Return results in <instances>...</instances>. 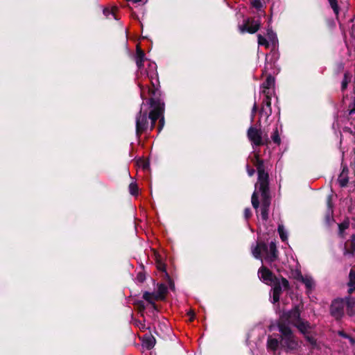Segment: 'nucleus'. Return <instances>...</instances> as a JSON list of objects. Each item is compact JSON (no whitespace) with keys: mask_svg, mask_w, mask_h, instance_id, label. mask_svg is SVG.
Masks as SVG:
<instances>
[{"mask_svg":"<svg viewBox=\"0 0 355 355\" xmlns=\"http://www.w3.org/2000/svg\"><path fill=\"white\" fill-rule=\"evenodd\" d=\"M247 168H248V173L250 176H252L253 175V174L254 173V170L252 169V168H249V166H247Z\"/></svg>","mask_w":355,"mask_h":355,"instance_id":"nucleus-43","label":"nucleus"},{"mask_svg":"<svg viewBox=\"0 0 355 355\" xmlns=\"http://www.w3.org/2000/svg\"><path fill=\"white\" fill-rule=\"evenodd\" d=\"M144 105V103H141V106ZM141 110H142V107H141Z\"/></svg>","mask_w":355,"mask_h":355,"instance_id":"nucleus-49","label":"nucleus"},{"mask_svg":"<svg viewBox=\"0 0 355 355\" xmlns=\"http://www.w3.org/2000/svg\"><path fill=\"white\" fill-rule=\"evenodd\" d=\"M155 293H149L148 291L144 292L143 295V298L148 302H149L155 310L157 309L156 305L155 304V300H159V298L155 297Z\"/></svg>","mask_w":355,"mask_h":355,"instance_id":"nucleus-15","label":"nucleus"},{"mask_svg":"<svg viewBox=\"0 0 355 355\" xmlns=\"http://www.w3.org/2000/svg\"><path fill=\"white\" fill-rule=\"evenodd\" d=\"M155 343V338L152 335H145L143 338L142 345L148 349L153 348Z\"/></svg>","mask_w":355,"mask_h":355,"instance_id":"nucleus-14","label":"nucleus"},{"mask_svg":"<svg viewBox=\"0 0 355 355\" xmlns=\"http://www.w3.org/2000/svg\"><path fill=\"white\" fill-rule=\"evenodd\" d=\"M188 314L190 315V320H193V318H194V316H195V314H194L193 311H190L188 313Z\"/></svg>","mask_w":355,"mask_h":355,"instance_id":"nucleus-44","label":"nucleus"},{"mask_svg":"<svg viewBox=\"0 0 355 355\" xmlns=\"http://www.w3.org/2000/svg\"><path fill=\"white\" fill-rule=\"evenodd\" d=\"M261 216L263 220L268 219V208L270 205V200L269 195L261 196Z\"/></svg>","mask_w":355,"mask_h":355,"instance_id":"nucleus-12","label":"nucleus"},{"mask_svg":"<svg viewBox=\"0 0 355 355\" xmlns=\"http://www.w3.org/2000/svg\"><path fill=\"white\" fill-rule=\"evenodd\" d=\"M103 14H104V15H105L107 18H109L110 17H111V16H112V17H113L115 19H116V17L115 14H114V11H113V10H111L107 9V8L104 9V10H103Z\"/></svg>","mask_w":355,"mask_h":355,"instance_id":"nucleus-34","label":"nucleus"},{"mask_svg":"<svg viewBox=\"0 0 355 355\" xmlns=\"http://www.w3.org/2000/svg\"><path fill=\"white\" fill-rule=\"evenodd\" d=\"M145 76L148 77L151 82L152 85L155 87L158 83V75L157 72V64L154 62L149 61L148 69L144 70Z\"/></svg>","mask_w":355,"mask_h":355,"instance_id":"nucleus-9","label":"nucleus"},{"mask_svg":"<svg viewBox=\"0 0 355 355\" xmlns=\"http://www.w3.org/2000/svg\"><path fill=\"white\" fill-rule=\"evenodd\" d=\"M258 276L261 281L268 285H272L271 290L272 300L271 302L275 304L279 300V296L282 289H286L288 287V282L285 278L277 279L272 272L263 265L258 270Z\"/></svg>","mask_w":355,"mask_h":355,"instance_id":"nucleus-2","label":"nucleus"},{"mask_svg":"<svg viewBox=\"0 0 355 355\" xmlns=\"http://www.w3.org/2000/svg\"><path fill=\"white\" fill-rule=\"evenodd\" d=\"M275 85V78L272 76H268L266 80V81L263 83L262 86L263 89L266 92H270V89L274 86Z\"/></svg>","mask_w":355,"mask_h":355,"instance_id":"nucleus-19","label":"nucleus"},{"mask_svg":"<svg viewBox=\"0 0 355 355\" xmlns=\"http://www.w3.org/2000/svg\"><path fill=\"white\" fill-rule=\"evenodd\" d=\"M262 92L265 94V98L263 101V106L261 107L262 114L265 113L266 115H271V92H266V90H263Z\"/></svg>","mask_w":355,"mask_h":355,"instance_id":"nucleus-13","label":"nucleus"},{"mask_svg":"<svg viewBox=\"0 0 355 355\" xmlns=\"http://www.w3.org/2000/svg\"><path fill=\"white\" fill-rule=\"evenodd\" d=\"M267 37L269 40V41L271 42V44L273 46H275L277 42V37L276 33L271 29V28H268L267 29Z\"/></svg>","mask_w":355,"mask_h":355,"instance_id":"nucleus-21","label":"nucleus"},{"mask_svg":"<svg viewBox=\"0 0 355 355\" xmlns=\"http://www.w3.org/2000/svg\"><path fill=\"white\" fill-rule=\"evenodd\" d=\"M138 164L144 171L148 170V168L150 167V163L148 161L140 159L139 161H138Z\"/></svg>","mask_w":355,"mask_h":355,"instance_id":"nucleus-33","label":"nucleus"},{"mask_svg":"<svg viewBox=\"0 0 355 355\" xmlns=\"http://www.w3.org/2000/svg\"><path fill=\"white\" fill-rule=\"evenodd\" d=\"M278 232L280 236V239L282 241H286L288 239V232L285 230L283 225H278Z\"/></svg>","mask_w":355,"mask_h":355,"instance_id":"nucleus-23","label":"nucleus"},{"mask_svg":"<svg viewBox=\"0 0 355 355\" xmlns=\"http://www.w3.org/2000/svg\"><path fill=\"white\" fill-rule=\"evenodd\" d=\"M271 138H272V139L274 143H275L277 144H280L281 139H280L279 133H278L277 128H276V129L274 130L273 134H272Z\"/></svg>","mask_w":355,"mask_h":355,"instance_id":"nucleus-29","label":"nucleus"},{"mask_svg":"<svg viewBox=\"0 0 355 355\" xmlns=\"http://www.w3.org/2000/svg\"><path fill=\"white\" fill-rule=\"evenodd\" d=\"M329 4H330L331 7L332 8L334 13L336 15H338L339 8H338V3H337V0H329Z\"/></svg>","mask_w":355,"mask_h":355,"instance_id":"nucleus-31","label":"nucleus"},{"mask_svg":"<svg viewBox=\"0 0 355 355\" xmlns=\"http://www.w3.org/2000/svg\"><path fill=\"white\" fill-rule=\"evenodd\" d=\"M352 31H355V25L352 26Z\"/></svg>","mask_w":355,"mask_h":355,"instance_id":"nucleus-47","label":"nucleus"},{"mask_svg":"<svg viewBox=\"0 0 355 355\" xmlns=\"http://www.w3.org/2000/svg\"><path fill=\"white\" fill-rule=\"evenodd\" d=\"M349 293H352L354 291H355V272L354 270H351L349 275Z\"/></svg>","mask_w":355,"mask_h":355,"instance_id":"nucleus-20","label":"nucleus"},{"mask_svg":"<svg viewBox=\"0 0 355 355\" xmlns=\"http://www.w3.org/2000/svg\"><path fill=\"white\" fill-rule=\"evenodd\" d=\"M130 193L132 196H135L138 193V187L135 182H132L129 185Z\"/></svg>","mask_w":355,"mask_h":355,"instance_id":"nucleus-30","label":"nucleus"},{"mask_svg":"<svg viewBox=\"0 0 355 355\" xmlns=\"http://www.w3.org/2000/svg\"><path fill=\"white\" fill-rule=\"evenodd\" d=\"M157 268L159 270H162V271H165V265L162 263V262H159L157 263Z\"/></svg>","mask_w":355,"mask_h":355,"instance_id":"nucleus-40","label":"nucleus"},{"mask_svg":"<svg viewBox=\"0 0 355 355\" xmlns=\"http://www.w3.org/2000/svg\"><path fill=\"white\" fill-rule=\"evenodd\" d=\"M279 345V341L277 338L269 336L267 340V347L268 349L275 351Z\"/></svg>","mask_w":355,"mask_h":355,"instance_id":"nucleus-16","label":"nucleus"},{"mask_svg":"<svg viewBox=\"0 0 355 355\" xmlns=\"http://www.w3.org/2000/svg\"><path fill=\"white\" fill-rule=\"evenodd\" d=\"M259 115H260V119H259V123H261V121L263 119H264L265 121H266L267 119H268V117L270 116V115H266L265 113L262 114V109H261V110H260Z\"/></svg>","mask_w":355,"mask_h":355,"instance_id":"nucleus-36","label":"nucleus"},{"mask_svg":"<svg viewBox=\"0 0 355 355\" xmlns=\"http://www.w3.org/2000/svg\"><path fill=\"white\" fill-rule=\"evenodd\" d=\"M251 251L253 257L261 261L263 263H268L270 266L275 267L273 263L277 260L278 252L277 250L276 244L271 242L269 245L264 242L259 241L256 245H252Z\"/></svg>","mask_w":355,"mask_h":355,"instance_id":"nucleus-4","label":"nucleus"},{"mask_svg":"<svg viewBox=\"0 0 355 355\" xmlns=\"http://www.w3.org/2000/svg\"><path fill=\"white\" fill-rule=\"evenodd\" d=\"M253 163L257 167L258 182L255 185V191L252 196V205L255 209H257L259 205L257 189L261 193V196L269 195L268 174L265 171L263 161L259 158L257 155H254Z\"/></svg>","mask_w":355,"mask_h":355,"instance_id":"nucleus-3","label":"nucleus"},{"mask_svg":"<svg viewBox=\"0 0 355 355\" xmlns=\"http://www.w3.org/2000/svg\"><path fill=\"white\" fill-rule=\"evenodd\" d=\"M141 98H143V94H142V92H141Z\"/></svg>","mask_w":355,"mask_h":355,"instance_id":"nucleus-48","label":"nucleus"},{"mask_svg":"<svg viewBox=\"0 0 355 355\" xmlns=\"http://www.w3.org/2000/svg\"><path fill=\"white\" fill-rule=\"evenodd\" d=\"M305 338L311 344H312V345L315 344V340L313 338L310 337L309 336H306Z\"/></svg>","mask_w":355,"mask_h":355,"instance_id":"nucleus-41","label":"nucleus"},{"mask_svg":"<svg viewBox=\"0 0 355 355\" xmlns=\"http://www.w3.org/2000/svg\"><path fill=\"white\" fill-rule=\"evenodd\" d=\"M258 44L260 46H265L266 47L269 46V42L261 35H258Z\"/></svg>","mask_w":355,"mask_h":355,"instance_id":"nucleus-28","label":"nucleus"},{"mask_svg":"<svg viewBox=\"0 0 355 355\" xmlns=\"http://www.w3.org/2000/svg\"><path fill=\"white\" fill-rule=\"evenodd\" d=\"M345 301L347 313L349 315H354L355 313V300L349 297L347 298Z\"/></svg>","mask_w":355,"mask_h":355,"instance_id":"nucleus-18","label":"nucleus"},{"mask_svg":"<svg viewBox=\"0 0 355 355\" xmlns=\"http://www.w3.org/2000/svg\"><path fill=\"white\" fill-rule=\"evenodd\" d=\"M278 328L281 333V345L285 351L290 352L298 349L300 344L291 329L284 324H279Z\"/></svg>","mask_w":355,"mask_h":355,"instance_id":"nucleus-6","label":"nucleus"},{"mask_svg":"<svg viewBox=\"0 0 355 355\" xmlns=\"http://www.w3.org/2000/svg\"><path fill=\"white\" fill-rule=\"evenodd\" d=\"M167 292V287L165 284H161L158 286L157 291L155 293L156 296L155 297L159 299H163L164 297V295Z\"/></svg>","mask_w":355,"mask_h":355,"instance_id":"nucleus-22","label":"nucleus"},{"mask_svg":"<svg viewBox=\"0 0 355 355\" xmlns=\"http://www.w3.org/2000/svg\"><path fill=\"white\" fill-rule=\"evenodd\" d=\"M295 278L305 285L308 294L315 288V282L311 276L308 275H303L301 272H297Z\"/></svg>","mask_w":355,"mask_h":355,"instance_id":"nucleus-11","label":"nucleus"},{"mask_svg":"<svg viewBox=\"0 0 355 355\" xmlns=\"http://www.w3.org/2000/svg\"><path fill=\"white\" fill-rule=\"evenodd\" d=\"M261 132L254 127H250L248 130V137L253 146H261L263 143Z\"/></svg>","mask_w":355,"mask_h":355,"instance_id":"nucleus-10","label":"nucleus"},{"mask_svg":"<svg viewBox=\"0 0 355 355\" xmlns=\"http://www.w3.org/2000/svg\"><path fill=\"white\" fill-rule=\"evenodd\" d=\"M281 322L279 324H292L297 327L304 336L309 332L311 325L307 321H304L300 317V311L298 306H295L289 311L284 313L281 316Z\"/></svg>","mask_w":355,"mask_h":355,"instance_id":"nucleus-5","label":"nucleus"},{"mask_svg":"<svg viewBox=\"0 0 355 355\" xmlns=\"http://www.w3.org/2000/svg\"><path fill=\"white\" fill-rule=\"evenodd\" d=\"M338 335L343 338H349V335H347V334H345L344 331H338Z\"/></svg>","mask_w":355,"mask_h":355,"instance_id":"nucleus-42","label":"nucleus"},{"mask_svg":"<svg viewBox=\"0 0 355 355\" xmlns=\"http://www.w3.org/2000/svg\"><path fill=\"white\" fill-rule=\"evenodd\" d=\"M261 23L259 20L248 18L244 21L242 25L239 26V29L242 33L245 32L249 33H254L259 29Z\"/></svg>","mask_w":355,"mask_h":355,"instance_id":"nucleus-7","label":"nucleus"},{"mask_svg":"<svg viewBox=\"0 0 355 355\" xmlns=\"http://www.w3.org/2000/svg\"><path fill=\"white\" fill-rule=\"evenodd\" d=\"M138 85L139 87H140L141 90L142 91L143 89V86L141 85V83L140 82H138Z\"/></svg>","mask_w":355,"mask_h":355,"instance_id":"nucleus-46","label":"nucleus"},{"mask_svg":"<svg viewBox=\"0 0 355 355\" xmlns=\"http://www.w3.org/2000/svg\"><path fill=\"white\" fill-rule=\"evenodd\" d=\"M136 64L138 69V72L137 74V78L138 80L140 79L141 77H142L144 75V71L143 69L144 67V62L141 61H136Z\"/></svg>","mask_w":355,"mask_h":355,"instance_id":"nucleus-24","label":"nucleus"},{"mask_svg":"<svg viewBox=\"0 0 355 355\" xmlns=\"http://www.w3.org/2000/svg\"><path fill=\"white\" fill-rule=\"evenodd\" d=\"M327 206H328L329 211L332 213V203H331V196H328Z\"/></svg>","mask_w":355,"mask_h":355,"instance_id":"nucleus-38","label":"nucleus"},{"mask_svg":"<svg viewBox=\"0 0 355 355\" xmlns=\"http://www.w3.org/2000/svg\"><path fill=\"white\" fill-rule=\"evenodd\" d=\"M345 301L343 299H336L331 305V314L336 320L340 319L344 315Z\"/></svg>","mask_w":355,"mask_h":355,"instance_id":"nucleus-8","label":"nucleus"},{"mask_svg":"<svg viewBox=\"0 0 355 355\" xmlns=\"http://www.w3.org/2000/svg\"><path fill=\"white\" fill-rule=\"evenodd\" d=\"M250 4L253 8L258 10H261L263 6V4L260 0H251Z\"/></svg>","mask_w":355,"mask_h":355,"instance_id":"nucleus-32","label":"nucleus"},{"mask_svg":"<svg viewBox=\"0 0 355 355\" xmlns=\"http://www.w3.org/2000/svg\"><path fill=\"white\" fill-rule=\"evenodd\" d=\"M257 110V104H256V103H254L252 110V113H251V121L254 120Z\"/></svg>","mask_w":355,"mask_h":355,"instance_id":"nucleus-37","label":"nucleus"},{"mask_svg":"<svg viewBox=\"0 0 355 355\" xmlns=\"http://www.w3.org/2000/svg\"><path fill=\"white\" fill-rule=\"evenodd\" d=\"M349 81V80H348L347 74H345L344 78H343V80L342 81V84H341L342 90H345L347 88Z\"/></svg>","mask_w":355,"mask_h":355,"instance_id":"nucleus-35","label":"nucleus"},{"mask_svg":"<svg viewBox=\"0 0 355 355\" xmlns=\"http://www.w3.org/2000/svg\"><path fill=\"white\" fill-rule=\"evenodd\" d=\"M349 223L348 221H344L338 225L339 234L340 236H343V232L349 227Z\"/></svg>","mask_w":355,"mask_h":355,"instance_id":"nucleus-26","label":"nucleus"},{"mask_svg":"<svg viewBox=\"0 0 355 355\" xmlns=\"http://www.w3.org/2000/svg\"><path fill=\"white\" fill-rule=\"evenodd\" d=\"M347 339L349 340V342H350V343L352 345H354L355 344V339L353 338L352 337L349 336V338Z\"/></svg>","mask_w":355,"mask_h":355,"instance_id":"nucleus-45","label":"nucleus"},{"mask_svg":"<svg viewBox=\"0 0 355 355\" xmlns=\"http://www.w3.org/2000/svg\"><path fill=\"white\" fill-rule=\"evenodd\" d=\"M349 179L347 176V169L343 168L342 173L338 178V182L341 187H345L348 183Z\"/></svg>","mask_w":355,"mask_h":355,"instance_id":"nucleus-17","label":"nucleus"},{"mask_svg":"<svg viewBox=\"0 0 355 355\" xmlns=\"http://www.w3.org/2000/svg\"><path fill=\"white\" fill-rule=\"evenodd\" d=\"M350 248H351V252H349L346 248L344 250V254H347V253H353L355 250V234H353L352 236H351V241H350Z\"/></svg>","mask_w":355,"mask_h":355,"instance_id":"nucleus-27","label":"nucleus"},{"mask_svg":"<svg viewBox=\"0 0 355 355\" xmlns=\"http://www.w3.org/2000/svg\"><path fill=\"white\" fill-rule=\"evenodd\" d=\"M251 216V211H250V208H246L244 210V216L246 219H248V218H250Z\"/></svg>","mask_w":355,"mask_h":355,"instance_id":"nucleus-39","label":"nucleus"},{"mask_svg":"<svg viewBox=\"0 0 355 355\" xmlns=\"http://www.w3.org/2000/svg\"><path fill=\"white\" fill-rule=\"evenodd\" d=\"M145 59H146L145 54H144V51L139 46H137L135 61L140 60L141 62H144Z\"/></svg>","mask_w":355,"mask_h":355,"instance_id":"nucleus-25","label":"nucleus"},{"mask_svg":"<svg viewBox=\"0 0 355 355\" xmlns=\"http://www.w3.org/2000/svg\"><path fill=\"white\" fill-rule=\"evenodd\" d=\"M150 105L153 110L150 112L148 116L146 111L142 113L141 110L136 118V132L137 134L142 132L148 128V119H150L152 130L157 119H159L158 132H159L164 125V119L163 116L164 110V102L157 98H150Z\"/></svg>","mask_w":355,"mask_h":355,"instance_id":"nucleus-1","label":"nucleus"}]
</instances>
